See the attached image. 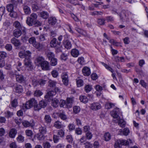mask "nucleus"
<instances>
[{
	"label": "nucleus",
	"instance_id": "1",
	"mask_svg": "<svg viewBox=\"0 0 148 148\" xmlns=\"http://www.w3.org/2000/svg\"><path fill=\"white\" fill-rule=\"evenodd\" d=\"M133 143V141L130 139L127 140H118L115 142L114 147L115 148H121L122 145L131 146Z\"/></svg>",
	"mask_w": 148,
	"mask_h": 148
},
{
	"label": "nucleus",
	"instance_id": "2",
	"mask_svg": "<svg viewBox=\"0 0 148 148\" xmlns=\"http://www.w3.org/2000/svg\"><path fill=\"white\" fill-rule=\"evenodd\" d=\"M14 75L17 82L20 83H24L25 82V78L22 75L18 74L16 72L14 73Z\"/></svg>",
	"mask_w": 148,
	"mask_h": 148
},
{
	"label": "nucleus",
	"instance_id": "3",
	"mask_svg": "<svg viewBox=\"0 0 148 148\" xmlns=\"http://www.w3.org/2000/svg\"><path fill=\"white\" fill-rule=\"evenodd\" d=\"M31 57V56L27 57L25 58L24 60V65L26 67L29 68L30 70L33 68L32 63L30 60Z\"/></svg>",
	"mask_w": 148,
	"mask_h": 148
},
{
	"label": "nucleus",
	"instance_id": "4",
	"mask_svg": "<svg viewBox=\"0 0 148 148\" xmlns=\"http://www.w3.org/2000/svg\"><path fill=\"white\" fill-rule=\"evenodd\" d=\"M31 52L27 50L25 51H20L18 54L19 57L21 58H27V57H31Z\"/></svg>",
	"mask_w": 148,
	"mask_h": 148
},
{
	"label": "nucleus",
	"instance_id": "5",
	"mask_svg": "<svg viewBox=\"0 0 148 148\" xmlns=\"http://www.w3.org/2000/svg\"><path fill=\"white\" fill-rule=\"evenodd\" d=\"M62 81L64 84L67 86L69 84L68 76L66 73H62L61 75Z\"/></svg>",
	"mask_w": 148,
	"mask_h": 148
},
{
	"label": "nucleus",
	"instance_id": "6",
	"mask_svg": "<svg viewBox=\"0 0 148 148\" xmlns=\"http://www.w3.org/2000/svg\"><path fill=\"white\" fill-rule=\"evenodd\" d=\"M13 25L15 28H17L16 29H21L23 32H25V27L22 26L19 22L17 21H15L13 23Z\"/></svg>",
	"mask_w": 148,
	"mask_h": 148
},
{
	"label": "nucleus",
	"instance_id": "7",
	"mask_svg": "<svg viewBox=\"0 0 148 148\" xmlns=\"http://www.w3.org/2000/svg\"><path fill=\"white\" fill-rule=\"evenodd\" d=\"M40 65L43 70H48L50 69L49 63L46 61L42 62Z\"/></svg>",
	"mask_w": 148,
	"mask_h": 148
},
{
	"label": "nucleus",
	"instance_id": "8",
	"mask_svg": "<svg viewBox=\"0 0 148 148\" xmlns=\"http://www.w3.org/2000/svg\"><path fill=\"white\" fill-rule=\"evenodd\" d=\"M90 108L92 110H96L101 109V106L99 103L96 102L92 104L91 105Z\"/></svg>",
	"mask_w": 148,
	"mask_h": 148
},
{
	"label": "nucleus",
	"instance_id": "9",
	"mask_svg": "<svg viewBox=\"0 0 148 148\" xmlns=\"http://www.w3.org/2000/svg\"><path fill=\"white\" fill-rule=\"evenodd\" d=\"M119 110V108H116L114 109L111 113L112 117L114 118H118Z\"/></svg>",
	"mask_w": 148,
	"mask_h": 148
},
{
	"label": "nucleus",
	"instance_id": "10",
	"mask_svg": "<svg viewBox=\"0 0 148 148\" xmlns=\"http://www.w3.org/2000/svg\"><path fill=\"white\" fill-rule=\"evenodd\" d=\"M11 42L16 47H18L21 45L20 40L15 38H13L11 39Z\"/></svg>",
	"mask_w": 148,
	"mask_h": 148
},
{
	"label": "nucleus",
	"instance_id": "11",
	"mask_svg": "<svg viewBox=\"0 0 148 148\" xmlns=\"http://www.w3.org/2000/svg\"><path fill=\"white\" fill-rule=\"evenodd\" d=\"M82 72L85 76H89L90 74V70L88 67H84L82 69Z\"/></svg>",
	"mask_w": 148,
	"mask_h": 148
},
{
	"label": "nucleus",
	"instance_id": "12",
	"mask_svg": "<svg viewBox=\"0 0 148 148\" xmlns=\"http://www.w3.org/2000/svg\"><path fill=\"white\" fill-rule=\"evenodd\" d=\"M61 44V42H57V46L54 47L56 53H58L62 52V47Z\"/></svg>",
	"mask_w": 148,
	"mask_h": 148
},
{
	"label": "nucleus",
	"instance_id": "13",
	"mask_svg": "<svg viewBox=\"0 0 148 148\" xmlns=\"http://www.w3.org/2000/svg\"><path fill=\"white\" fill-rule=\"evenodd\" d=\"M22 30L19 29H15L13 32V35L16 38H18L22 34Z\"/></svg>",
	"mask_w": 148,
	"mask_h": 148
},
{
	"label": "nucleus",
	"instance_id": "14",
	"mask_svg": "<svg viewBox=\"0 0 148 148\" xmlns=\"http://www.w3.org/2000/svg\"><path fill=\"white\" fill-rule=\"evenodd\" d=\"M75 30L79 33L81 34L84 36H87V34L86 31L84 30L77 27H75Z\"/></svg>",
	"mask_w": 148,
	"mask_h": 148
},
{
	"label": "nucleus",
	"instance_id": "15",
	"mask_svg": "<svg viewBox=\"0 0 148 148\" xmlns=\"http://www.w3.org/2000/svg\"><path fill=\"white\" fill-rule=\"evenodd\" d=\"M63 43L64 46L65 48L67 49H69L71 47V42L67 39L65 40V39L63 40Z\"/></svg>",
	"mask_w": 148,
	"mask_h": 148
},
{
	"label": "nucleus",
	"instance_id": "16",
	"mask_svg": "<svg viewBox=\"0 0 148 148\" xmlns=\"http://www.w3.org/2000/svg\"><path fill=\"white\" fill-rule=\"evenodd\" d=\"M26 22V23L29 26H31L34 25L35 21L29 17L27 18Z\"/></svg>",
	"mask_w": 148,
	"mask_h": 148
},
{
	"label": "nucleus",
	"instance_id": "17",
	"mask_svg": "<svg viewBox=\"0 0 148 148\" xmlns=\"http://www.w3.org/2000/svg\"><path fill=\"white\" fill-rule=\"evenodd\" d=\"M17 133V131L15 129L11 130L9 132V136L11 138H14Z\"/></svg>",
	"mask_w": 148,
	"mask_h": 148
},
{
	"label": "nucleus",
	"instance_id": "18",
	"mask_svg": "<svg viewBox=\"0 0 148 148\" xmlns=\"http://www.w3.org/2000/svg\"><path fill=\"white\" fill-rule=\"evenodd\" d=\"M57 20L54 17H50L48 20V22L49 24L51 25H54L56 23Z\"/></svg>",
	"mask_w": 148,
	"mask_h": 148
},
{
	"label": "nucleus",
	"instance_id": "19",
	"mask_svg": "<svg viewBox=\"0 0 148 148\" xmlns=\"http://www.w3.org/2000/svg\"><path fill=\"white\" fill-rule=\"evenodd\" d=\"M71 55L74 57H77L79 54L78 50L76 49H73L71 52Z\"/></svg>",
	"mask_w": 148,
	"mask_h": 148
},
{
	"label": "nucleus",
	"instance_id": "20",
	"mask_svg": "<svg viewBox=\"0 0 148 148\" xmlns=\"http://www.w3.org/2000/svg\"><path fill=\"white\" fill-rule=\"evenodd\" d=\"M54 126L56 128L59 129L62 128L63 125L61 122L57 121L54 123Z\"/></svg>",
	"mask_w": 148,
	"mask_h": 148
},
{
	"label": "nucleus",
	"instance_id": "21",
	"mask_svg": "<svg viewBox=\"0 0 148 148\" xmlns=\"http://www.w3.org/2000/svg\"><path fill=\"white\" fill-rule=\"evenodd\" d=\"M23 11L26 14H29L31 13V10L28 6L27 5H24L23 7Z\"/></svg>",
	"mask_w": 148,
	"mask_h": 148
},
{
	"label": "nucleus",
	"instance_id": "22",
	"mask_svg": "<svg viewBox=\"0 0 148 148\" xmlns=\"http://www.w3.org/2000/svg\"><path fill=\"white\" fill-rule=\"evenodd\" d=\"M46 54L47 57L49 60L54 58V54L53 52L49 51L46 53Z\"/></svg>",
	"mask_w": 148,
	"mask_h": 148
},
{
	"label": "nucleus",
	"instance_id": "23",
	"mask_svg": "<svg viewBox=\"0 0 148 148\" xmlns=\"http://www.w3.org/2000/svg\"><path fill=\"white\" fill-rule=\"evenodd\" d=\"M34 47L39 50H41L44 48V45L43 43L37 42Z\"/></svg>",
	"mask_w": 148,
	"mask_h": 148
},
{
	"label": "nucleus",
	"instance_id": "24",
	"mask_svg": "<svg viewBox=\"0 0 148 148\" xmlns=\"http://www.w3.org/2000/svg\"><path fill=\"white\" fill-rule=\"evenodd\" d=\"M50 45L51 47H55L57 46V42L56 38H54L50 42Z\"/></svg>",
	"mask_w": 148,
	"mask_h": 148
},
{
	"label": "nucleus",
	"instance_id": "25",
	"mask_svg": "<svg viewBox=\"0 0 148 148\" xmlns=\"http://www.w3.org/2000/svg\"><path fill=\"white\" fill-rule=\"evenodd\" d=\"M32 10L34 12L36 11L41 9V7L37 4H33L32 5Z\"/></svg>",
	"mask_w": 148,
	"mask_h": 148
},
{
	"label": "nucleus",
	"instance_id": "26",
	"mask_svg": "<svg viewBox=\"0 0 148 148\" xmlns=\"http://www.w3.org/2000/svg\"><path fill=\"white\" fill-rule=\"evenodd\" d=\"M28 42L30 44H32L34 47L37 42L35 38L34 37L30 38L28 39Z\"/></svg>",
	"mask_w": 148,
	"mask_h": 148
},
{
	"label": "nucleus",
	"instance_id": "27",
	"mask_svg": "<svg viewBox=\"0 0 148 148\" xmlns=\"http://www.w3.org/2000/svg\"><path fill=\"white\" fill-rule=\"evenodd\" d=\"M66 101L67 105L68 108H71L72 106V103L73 101L72 99L70 98H67Z\"/></svg>",
	"mask_w": 148,
	"mask_h": 148
},
{
	"label": "nucleus",
	"instance_id": "28",
	"mask_svg": "<svg viewBox=\"0 0 148 148\" xmlns=\"http://www.w3.org/2000/svg\"><path fill=\"white\" fill-rule=\"evenodd\" d=\"M41 17L45 19H47L49 16L48 12L45 11H42L40 13Z\"/></svg>",
	"mask_w": 148,
	"mask_h": 148
},
{
	"label": "nucleus",
	"instance_id": "29",
	"mask_svg": "<svg viewBox=\"0 0 148 148\" xmlns=\"http://www.w3.org/2000/svg\"><path fill=\"white\" fill-rule=\"evenodd\" d=\"M15 90L16 92L18 93L22 92L23 91V87L20 85L17 86L15 88Z\"/></svg>",
	"mask_w": 148,
	"mask_h": 148
},
{
	"label": "nucleus",
	"instance_id": "30",
	"mask_svg": "<svg viewBox=\"0 0 148 148\" xmlns=\"http://www.w3.org/2000/svg\"><path fill=\"white\" fill-rule=\"evenodd\" d=\"M119 125L121 127H124L125 124V123L123 119H120L119 118L117 119Z\"/></svg>",
	"mask_w": 148,
	"mask_h": 148
},
{
	"label": "nucleus",
	"instance_id": "31",
	"mask_svg": "<svg viewBox=\"0 0 148 148\" xmlns=\"http://www.w3.org/2000/svg\"><path fill=\"white\" fill-rule=\"evenodd\" d=\"M39 133L43 134H45L47 132L46 127V126H41L39 128Z\"/></svg>",
	"mask_w": 148,
	"mask_h": 148
},
{
	"label": "nucleus",
	"instance_id": "32",
	"mask_svg": "<svg viewBox=\"0 0 148 148\" xmlns=\"http://www.w3.org/2000/svg\"><path fill=\"white\" fill-rule=\"evenodd\" d=\"M44 120L46 123H50L51 122V119L49 115H46L44 117Z\"/></svg>",
	"mask_w": 148,
	"mask_h": 148
},
{
	"label": "nucleus",
	"instance_id": "33",
	"mask_svg": "<svg viewBox=\"0 0 148 148\" xmlns=\"http://www.w3.org/2000/svg\"><path fill=\"white\" fill-rule=\"evenodd\" d=\"M56 82L55 81L49 80L48 82V85L51 88H55Z\"/></svg>",
	"mask_w": 148,
	"mask_h": 148
},
{
	"label": "nucleus",
	"instance_id": "34",
	"mask_svg": "<svg viewBox=\"0 0 148 148\" xmlns=\"http://www.w3.org/2000/svg\"><path fill=\"white\" fill-rule=\"evenodd\" d=\"M119 131L121 133H122L123 135L125 136L127 135L130 133V130L128 128H124L123 131L120 130Z\"/></svg>",
	"mask_w": 148,
	"mask_h": 148
},
{
	"label": "nucleus",
	"instance_id": "35",
	"mask_svg": "<svg viewBox=\"0 0 148 148\" xmlns=\"http://www.w3.org/2000/svg\"><path fill=\"white\" fill-rule=\"evenodd\" d=\"M37 139L39 140H43L45 139L44 134L39 133L36 135Z\"/></svg>",
	"mask_w": 148,
	"mask_h": 148
},
{
	"label": "nucleus",
	"instance_id": "36",
	"mask_svg": "<svg viewBox=\"0 0 148 148\" xmlns=\"http://www.w3.org/2000/svg\"><path fill=\"white\" fill-rule=\"evenodd\" d=\"M76 80L77 85L78 87H80L83 85V81L82 79L78 78L76 79Z\"/></svg>",
	"mask_w": 148,
	"mask_h": 148
},
{
	"label": "nucleus",
	"instance_id": "37",
	"mask_svg": "<svg viewBox=\"0 0 148 148\" xmlns=\"http://www.w3.org/2000/svg\"><path fill=\"white\" fill-rule=\"evenodd\" d=\"M64 130L63 129L59 130L58 131L57 134L59 136L60 138L64 137Z\"/></svg>",
	"mask_w": 148,
	"mask_h": 148
},
{
	"label": "nucleus",
	"instance_id": "38",
	"mask_svg": "<svg viewBox=\"0 0 148 148\" xmlns=\"http://www.w3.org/2000/svg\"><path fill=\"white\" fill-rule=\"evenodd\" d=\"M56 91H54L53 90H51L47 92V95L46 96V97H47V98H49L51 96H53L56 95Z\"/></svg>",
	"mask_w": 148,
	"mask_h": 148
},
{
	"label": "nucleus",
	"instance_id": "39",
	"mask_svg": "<svg viewBox=\"0 0 148 148\" xmlns=\"http://www.w3.org/2000/svg\"><path fill=\"white\" fill-rule=\"evenodd\" d=\"M5 117L9 118L11 117L13 115V113L12 112L9 111H7L4 112Z\"/></svg>",
	"mask_w": 148,
	"mask_h": 148
},
{
	"label": "nucleus",
	"instance_id": "40",
	"mask_svg": "<svg viewBox=\"0 0 148 148\" xmlns=\"http://www.w3.org/2000/svg\"><path fill=\"white\" fill-rule=\"evenodd\" d=\"M111 136L110 134L108 132H107L104 134V140L106 141H108L110 140Z\"/></svg>",
	"mask_w": 148,
	"mask_h": 148
},
{
	"label": "nucleus",
	"instance_id": "41",
	"mask_svg": "<svg viewBox=\"0 0 148 148\" xmlns=\"http://www.w3.org/2000/svg\"><path fill=\"white\" fill-rule=\"evenodd\" d=\"M79 99L81 102L84 103H87L88 101V99L85 96H80L79 97Z\"/></svg>",
	"mask_w": 148,
	"mask_h": 148
},
{
	"label": "nucleus",
	"instance_id": "42",
	"mask_svg": "<svg viewBox=\"0 0 148 148\" xmlns=\"http://www.w3.org/2000/svg\"><path fill=\"white\" fill-rule=\"evenodd\" d=\"M60 106L61 107L68 108L67 105L66 101L64 100H61L60 102Z\"/></svg>",
	"mask_w": 148,
	"mask_h": 148
},
{
	"label": "nucleus",
	"instance_id": "43",
	"mask_svg": "<svg viewBox=\"0 0 148 148\" xmlns=\"http://www.w3.org/2000/svg\"><path fill=\"white\" fill-rule=\"evenodd\" d=\"M17 141L20 143H22L24 141V137L21 134H19L18 135L16 138Z\"/></svg>",
	"mask_w": 148,
	"mask_h": 148
},
{
	"label": "nucleus",
	"instance_id": "44",
	"mask_svg": "<svg viewBox=\"0 0 148 148\" xmlns=\"http://www.w3.org/2000/svg\"><path fill=\"white\" fill-rule=\"evenodd\" d=\"M52 105L54 107H57L58 106L59 101L57 99H54L52 100Z\"/></svg>",
	"mask_w": 148,
	"mask_h": 148
},
{
	"label": "nucleus",
	"instance_id": "45",
	"mask_svg": "<svg viewBox=\"0 0 148 148\" xmlns=\"http://www.w3.org/2000/svg\"><path fill=\"white\" fill-rule=\"evenodd\" d=\"M114 106V104L110 103H107L105 105L106 108L108 109H109Z\"/></svg>",
	"mask_w": 148,
	"mask_h": 148
},
{
	"label": "nucleus",
	"instance_id": "46",
	"mask_svg": "<svg viewBox=\"0 0 148 148\" xmlns=\"http://www.w3.org/2000/svg\"><path fill=\"white\" fill-rule=\"evenodd\" d=\"M38 104L41 108H45L47 105L46 102L44 100L41 101L39 102Z\"/></svg>",
	"mask_w": 148,
	"mask_h": 148
},
{
	"label": "nucleus",
	"instance_id": "47",
	"mask_svg": "<svg viewBox=\"0 0 148 148\" xmlns=\"http://www.w3.org/2000/svg\"><path fill=\"white\" fill-rule=\"evenodd\" d=\"M92 89V86L89 84L86 85L84 87V90L86 92H89Z\"/></svg>",
	"mask_w": 148,
	"mask_h": 148
},
{
	"label": "nucleus",
	"instance_id": "48",
	"mask_svg": "<svg viewBox=\"0 0 148 148\" xmlns=\"http://www.w3.org/2000/svg\"><path fill=\"white\" fill-rule=\"evenodd\" d=\"M6 8L8 12H10L13 11L14 6L12 4H9L7 5Z\"/></svg>",
	"mask_w": 148,
	"mask_h": 148
},
{
	"label": "nucleus",
	"instance_id": "49",
	"mask_svg": "<svg viewBox=\"0 0 148 148\" xmlns=\"http://www.w3.org/2000/svg\"><path fill=\"white\" fill-rule=\"evenodd\" d=\"M59 116L61 119L63 120H65L67 118L64 112H63L62 113H61L59 114Z\"/></svg>",
	"mask_w": 148,
	"mask_h": 148
},
{
	"label": "nucleus",
	"instance_id": "50",
	"mask_svg": "<svg viewBox=\"0 0 148 148\" xmlns=\"http://www.w3.org/2000/svg\"><path fill=\"white\" fill-rule=\"evenodd\" d=\"M5 11V8L4 6L0 7V20H1L2 16L3 14Z\"/></svg>",
	"mask_w": 148,
	"mask_h": 148
},
{
	"label": "nucleus",
	"instance_id": "51",
	"mask_svg": "<svg viewBox=\"0 0 148 148\" xmlns=\"http://www.w3.org/2000/svg\"><path fill=\"white\" fill-rule=\"evenodd\" d=\"M80 110V108L79 106H75L73 108V112L75 114L78 113Z\"/></svg>",
	"mask_w": 148,
	"mask_h": 148
},
{
	"label": "nucleus",
	"instance_id": "52",
	"mask_svg": "<svg viewBox=\"0 0 148 148\" xmlns=\"http://www.w3.org/2000/svg\"><path fill=\"white\" fill-rule=\"evenodd\" d=\"M42 94V92L40 90H36L34 93V95L35 96L37 97H40Z\"/></svg>",
	"mask_w": 148,
	"mask_h": 148
},
{
	"label": "nucleus",
	"instance_id": "53",
	"mask_svg": "<svg viewBox=\"0 0 148 148\" xmlns=\"http://www.w3.org/2000/svg\"><path fill=\"white\" fill-rule=\"evenodd\" d=\"M86 140V138L84 136H82L81 138L78 140L79 142H80V144L81 145H82L84 144V142H85Z\"/></svg>",
	"mask_w": 148,
	"mask_h": 148
},
{
	"label": "nucleus",
	"instance_id": "54",
	"mask_svg": "<svg viewBox=\"0 0 148 148\" xmlns=\"http://www.w3.org/2000/svg\"><path fill=\"white\" fill-rule=\"evenodd\" d=\"M9 14L10 16L13 18H16L18 17L17 13L14 11L10 12Z\"/></svg>",
	"mask_w": 148,
	"mask_h": 148
},
{
	"label": "nucleus",
	"instance_id": "55",
	"mask_svg": "<svg viewBox=\"0 0 148 148\" xmlns=\"http://www.w3.org/2000/svg\"><path fill=\"white\" fill-rule=\"evenodd\" d=\"M102 64L105 67V68L107 69L110 71L112 73H113L114 72L113 70L108 65L105 64L103 62L102 63Z\"/></svg>",
	"mask_w": 148,
	"mask_h": 148
},
{
	"label": "nucleus",
	"instance_id": "56",
	"mask_svg": "<svg viewBox=\"0 0 148 148\" xmlns=\"http://www.w3.org/2000/svg\"><path fill=\"white\" fill-rule=\"evenodd\" d=\"M68 1L71 3L73 4L74 5H81V4H79L78 3L77 0H68Z\"/></svg>",
	"mask_w": 148,
	"mask_h": 148
},
{
	"label": "nucleus",
	"instance_id": "57",
	"mask_svg": "<svg viewBox=\"0 0 148 148\" xmlns=\"http://www.w3.org/2000/svg\"><path fill=\"white\" fill-rule=\"evenodd\" d=\"M106 19L105 18H100L98 19V23L100 25H104Z\"/></svg>",
	"mask_w": 148,
	"mask_h": 148
},
{
	"label": "nucleus",
	"instance_id": "58",
	"mask_svg": "<svg viewBox=\"0 0 148 148\" xmlns=\"http://www.w3.org/2000/svg\"><path fill=\"white\" fill-rule=\"evenodd\" d=\"M41 109L39 104H37V102L34 107V110L36 111H39Z\"/></svg>",
	"mask_w": 148,
	"mask_h": 148
},
{
	"label": "nucleus",
	"instance_id": "59",
	"mask_svg": "<svg viewBox=\"0 0 148 148\" xmlns=\"http://www.w3.org/2000/svg\"><path fill=\"white\" fill-rule=\"evenodd\" d=\"M44 59L42 57H38L36 59V60L40 65L44 61Z\"/></svg>",
	"mask_w": 148,
	"mask_h": 148
},
{
	"label": "nucleus",
	"instance_id": "60",
	"mask_svg": "<svg viewBox=\"0 0 148 148\" xmlns=\"http://www.w3.org/2000/svg\"><path fill=\"white\" fill-rule=\"evenodd\" d=\"M66 139L69 143H72L73 142V139L71 135H67L66 136Z\"/></svg>",
	"mask_w": 148,
	"mask_h": 148
},
{
	"label": "nucleus",
	"instance_id": "61",
	"mask_svg": "<svg viewBox=\"0 0 148 148\" xmlns=\"http://www.w3.org/2000/svg\"><path fill=\"white\" fill-rule=\"evenodd\" d=\"M29 101L31 104L32 107L33 106L34 107V106L36 104V103L37 102L36 101L34 98L31 99L30 100H29Z\"/></svg>",
	"mask_w": 148,
	"mask_h": 148
},
{
	"label": "nucleus",
	"instance_id": "62",
	"mask_svg": "<svg viewBox=\"0 0 148 148\" xmlns=\"http://www.w3.org/2000/svg\"><path fill=\"white\" fill-rule=\"evenodd\" d=\"M51 60L50 64L51 66H55L57 64V60L56 59L54 58Z\"/></svg>",
	"mask_w": 148,
	"mask_h": 148
},
{
	"label": "nucleus",
	"instance_id": "63",
	"mask_svg": "<svg viewBox=\"0 0 148 148\" xmlns=\"http://www.w3.org/2000/svg\"><path fill=\"white\" fill-rule=\"evenodd\" d=\"M60 137L59 136L57 135L54 134L53 136V140L55 143H57L60 139Z\"/></svg>",
	"mask_w": 148,
	"mask_h": 148
},
{
	"label": "nucleus",
	"instance_id": "64",
	"mask_svg": "<svg viewBox=\"0 0 148 148\" xmlns=\"http://www.w3.org/2000/svg\"><path fill=\"white\" fill-rule=\"evenodd\" d=\"M22 124L25 127H29L31 126V124L27 121H23L22 123Z\"/></svg>",
	"mask_w": 148,
	"mask_h": 148
}]
</instances>
